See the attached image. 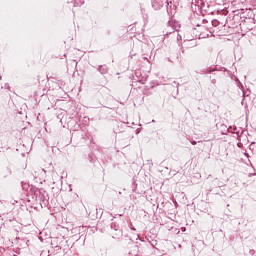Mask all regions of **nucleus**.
<instances>
[{
	"mask_svg": "<svg viewBox=\"0 0 256 256\" xmlns=\"http://www.w3.org/2000/svg\"><path fill=\"white\" fill-rule=\"evenodd\" d=\"M164 5L167 6V12L171 11V6H169V0H153L152 1V7L156 11H159Z\"/></svg>",
	"mask_w": 256,
	"mask_h": 256,
	"instance_id": "nucleus-1",
	"label": "nucleus"
},
{
	"mask_svg": "<svg viewBox=\"0 0 256 256\" xmlns=\"http://www.w3.org/2000/svg\"><path fill=\"white\" fill-rule=\"evenodd\" d=\"M98 71L99 73H101V75H107V73L109 72V67H107V65H100L98 67Z\"/></svg>",
	"mask_w": 256,
	"mask_h": 256,
	"instance_id": "nucleus-2",
	"label": "nucleus"
},
{
	"mask_svg": "<svg viewBox=\"0 0 256 256\" xmlns=\"http://www.w3.org/2000/svg\"><path fill=\"white\" fill-rule=\"evenodd\" d=\"M168 23L174 31H179L180 26L178 25L177 22L169 21Z\"/></svg>",
	"mask_w": 256,
	"mask_h": 256,
	"instance_id": "nucleus-3",
	"label": "nucleus"
},
{
	"mask_svg": "<svg viewBox=\"0 0 256 256\" xmlns=\"http://www.w3.org/2000/svg\"><path fill=\"white\" fill-rule=\"evenodd\" d=\"M211 83H212V85H216V84H217V79L212 78V79H211Z\"/></svg>",
	"mask_w": 256,
	"mask_h": 256,
	"instance_id": "nucleus-4",
	"label": "nucleus"
},
{
	"mask_svg": "<svg viewBox=\"0 0 256 256\" xmlns=\"http://www.w3.org/2000/svg\"><path fill=\"white\" fill-rule=\"evenodd\" d=\"M213 71H215V69H210V70H207V73H213Z\"/></svg>",
	"mask_w": 256,
	"mask_h": 256,
	"instance_id": "nucleus-5",
	"label": "nucleus"
},
{
	"mask_svg": "<svg viewBox=\"0 0 256 256\" xmlns=\"http://www.w3.org/2000/svg\"><path fill=\"white\" fill-rule=\"evenodd\" d=\"M191 144L192 145H197V141H192Z\"/></svg>",
	"mask_w": 256,
	"mask_h": 256,
	"instance_id": "nucleus-6",
	"label": "nucleus"
},
{
	"mask_svg": "<svg viewBox=\"0 0 256 256\" xmlns=\"http://www.w3.org/2000/svg\"><path fill=\"white\" fill-rule=\"evenodd\" d=\"M119 235H121V231H118Z\"/></svg>",
	"mask_w": 256,
	"mask_h": 256,
	"instance_id": "nucleus-7",
	"label": "nucleus"
}]
</instances>
